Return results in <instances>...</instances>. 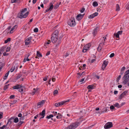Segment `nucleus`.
Masks as SVG:
<instances>
[{
  "instance_id": "48",
  "label": "nucleus",
  "mask_w": 129,
  "mask_h": 129,
  "mask_svg": "<svg viewBox=\"0 0 129 129\" xmlns=\"http://www.w3.org/2000/svg\"><path fill=\"white\" fill-rule=\"evenodd\" d=\"M30 60V59H29V58H26H26H24V60H23V62H26V61H29Z\"/></svg>"
},
{
  "instance_id": "7",
  "label": "nucleus",
  "mask_w": 129,
  "mask_h": 129,
  "mask_svg": "<svg viewBox=\"0 0 129 129\" xmlns=\"http://www.w3.org/2000/svg\"><path fill=\"white\" fill-rule=\"evenodd\" d=\"M32 37H30L29 38H27L26 39L25 41V44L26 45H27L29 44H31Z\"/></svg>"
},
{
  "instance_id": "36",
  "label": "nucleus",
  "mask_w": 129,
  "mask_h": 129,
  "mask_svg": "<svg viewBox=\"0 0 129 129\" xmlns=\"http://www.w3.org/2000/svg\"><path fill=\"white\" fill-rule=\"evenodd\" d=\"M114 105L115 107H117L118 108L120 107L119 104L118 103H116L115 104H114Z\"/></svg>"
},
{
  "instance_id": "38",
  "label": "nucleus",
  "mask_w": 129,
  "mask_h": 129,
  "mask_svg": "<svg viewBox=\"0 0 129 129\" xmlns=\"http://www.w3.org/2000/svg\"><path fill=\"white\" fill-rule=\"evenodd\" d=\"M11 40V39L10 38H8L4 42L5 43H7L8 42L10 41Z\"/></svg>"
},
{
  "instance_id": "13",
  "label": "nucleus",
  "mask_w": 129,
  "mask_h": 129,
  "mask_svg": "<svg viewBox=\"0 0 129 129\" xmlns=\"http://www.w3.org/2000/svg\"><path fill=\"white\" fill-rule=\"evenodd\" d=\"M18 64H16L14 66H13L11 69L10 70V71L11 72H13L15 69L16 70H17L18 69Z\"/></svg>"
},
{
  "instance_id": "5",
  "label": "nucleus",
  "mask_w": 129,
  "mask_h": 129,
  "mask_svg": "<svg viewBox=\"0 0 129 129\" xmlns=\"http://www.w3.org/2000/svg\"><path fill=\"white\" fill-rule=\"evenodd\" d=\"M69 25L71 27H74L76 25L75 19L74 18H72L69 19L68 22Z\"/></svg>"
},
{
  "instance_id": "44",
  "label": "nucleus",
  "mask_w": 129,
  "mask_h": 129,
  "mask_svg": "<svg viewBox=\"0 0 129 129\" xmlns=\"http://www.w3.org/2000/svg\"><path fill=\"white\" fill-rule=\"evenodd\" d=\"M24 119V117L23 116H22L21 117H20V118L19 119V120L20 121H22Z\"/></svg>"
},
{
  "instance_id": "15",
  "label": "nucleus",
  "mask_w": 129,
  "mask_h": 129,
  "mask_svg": "<svg viewBox=\"0 0 129 129\" xmlns=\"http://www.w3.org/2000/svg\"><path fill=\"white\" fill-rule=\"evenodd\" d=\"M100 30V28L99 27H96L93 30V35L95 36L97 34V32L99 31Z\"/></svg>"
},
{
  "instance_id": "30",
  "label": "nucleus",
  "mask_w": 129,
  "mask_h": 129,
  "mask_svg": "<svg viewBox=\"0 0 129 129\" xmlns=\"http://www.w3.org/2000/svg\"><path fill=\"white\" fill-rule=\"evenodd\" d=\"M98 3L96 1L92 3V5L94 7H96L98 6Z\"/></svg>"
},
{
  "instance_id": "47",
  "label": "nucleus",
  "mask_w": 129,
  "mask_h": 129,
  "mask_svg": "<svg viewBox=\"0 0 129 129\" xmlns=\"http://www.w3.org/2000/svg\"><path fill=\"white\" fill-rule=\"evenodd\" d=\"M10 47H7L6 51L7 52H9L10 51Z\"/></svg>"
},
{
  "instance_id": "8",
  "label": "nucleus",
  "mask_w": 129,
  "mask_h": 129,
  "mask_svg": "<svg viewBox=\"0 0 129 129\" xmlns=\"http://www.w3.org/2000/svg\"><path fill=\"white\" fill-rule=\"evenodd\" d=\"M113 126L112 123L111 122H109L104 125V128L105 129H107Z\"/></svg>"
},
{
  "instance_id": "34",
  "label": "nucleus",
  "mask_w": 129,
  "mask_h": 129,
  "mask_svg": "<svg viewBox=\"0 0 129 129\" xmlns=\"http://www.w3.org/2000/svg\"><path fill=\"white\" fill-rule=\"evenodd\" d=\"M101 46H102V45L99 44V46L98 47V50L99 51H100L102 49Z\"/></svg>"
},
{
  "instance_id": "25",
  "label": "nucleus",
  "mask_w": 129,
  "mask_h": 129,
  "mask_svg": "<svg viewBox=\"0 0 129 129\" xmlns=\"http://www.w3.org/2000/svg\"><path fill=\"white\" fill-rule=\"evenodd\" d=\"M22 76V75L21 74H18L17 76H16L15 78V80H17L19 78H20Z\"/></svg>"
},
{
  "instance_id": "21",
  "label": "nucleus",
  "mask_w": 129,
  "mask_h": 129,
  "mask_svg": "<svg viewBox=\"0 0 129 129\" xmlns=\"http://www.w3.org/2000/svg\"><path fill=\"white\" fill-rule=\"evenodd\" d=\"M45 109H44L43 110L42 112H41L40 113H39V115L40 116H45Z\"/></svg>"
},
{
  "instance_id": "64",
  "label": "nucleus",
  "mask_w": 129,
  "mask_h": 129,
  "mask_svg": "<svg viewBox=\"0 0 129 129\" xmlns=\"http://www.w3.org/2000/svg\"><path fill=\"white\" fill-rule=\"evenodd\" d=\"M50 51H49L46 53V55L47 56L48 55H49L50 54Z\"/></svg>"
},
{
  "instance_id": "59",
  "label": "nucleus",
  "mask_w": 129,
  "mask_h": 129,
  "mask_svg": "<svg viewBox=\"0 0 129 129\" xmlns=\"http://www.w3.org/2000/svg\"><path fill=\"white\" fill-rule=\"evenodd\" d=\"M58 92V91L57 90H55L54 91V94H57Z\"/></svg>"
},
{
  "instance_id": "56",
  "label": "nucleus",
  "mask_w": 129,
  "mask_h": 129,
  "mask_svg": "<svg viewBox=\"0 0 129 129\" xmlns=\"http://www.w3.org/2000/svg\"><path fill=\"white\" fill-rule=\"evenodd\" d=\"M3 113H0V119L2 118L3 117Z\"/></svg>"
},
{
  "instance_id": "63",
  "label": "nucleus",
  "mask_w": 129,
  "mask_h": 129,
  "mask_svg": "<svg viewBox=\"0 0 129 129\" xmlns=\"http://www.w3.org/2000/svg\"><path fill=\"white\" fill-rule=\"evenodd\" d=\"M69 55V53L67 52L66 53L65 55H64L65 57H67Z\"/></svg>"
},
{
  "instance_id": "9",
  "label": "nucleus",
  "mask_w": 129,
  "mask_h": 129,
  "mask_svg": "<svg viewBox=\"0 0 129 129\" xmlns=\"http://www.w3.org/2000/svg\"><path fill=\"white\" fill-rule=\"evenodd\" d=\"M69 101V100H68L67 101H62L58 103H56L55 104L54 106L56 107H58L63 105L66 102Z\"/></svg>"
},
{
  "instance_id": "42",
  "label": "nucleus",
  "mask_w": 129,
  "mask_h": 129,
  "mask_svg": "<svg viewBox=\"0 0 129 129\" xmlns=\"http://www.w3.org/2000/svg\"><path fill=\"white\" fill-rule=\"evenodd\" d=\"M53 115L51 114L49 116H47V117H46V118H48V119H49L50 118L53 117Z\"/></svg>"
},
{
  "instance_id": "18",
  "label": "nucleus",
  "mask_w": 129,
  "mask_h": 129,
  "mask_svg": "<svg viewBox=\"0 0 129 129\" xmlns=\"http://www.w3.org/2000/svg\"><path fill=\"white\" fill-rule=\"evenodd\" d=\"M107 108L105 107V108H103L102 110V111H99V113L100 114H101L105 112H106L107 111Z\"/></svg>"
},
{
  "instance_id": "37",
  "label": "nucleus",
  "mask_w": 129,
  "mask_h": 129,
  "mask_svg": "<svg viewBox=\"0 0 129 129\" xmlns=\"http://www.w3.org/2000/svg\"><path fill=\"white\" fill-rule=\"evenodd\" d=\"M91 45V44L89 43V44H87V45H86L85 46V48H89L90 47Z\"/></svg>"
},
{
  "instance_id": "33",
  "label": "nucleus",
  "mask_w": 129,
  "mask_h": 129,
  "mask_svg": "<svg viewBox=\"0 0 129 129\" xmlns=\"http://www.w3.org/2000/svg\"><path fill=\"white\" fill-rule=\"evenodd\" d=\"M125 96L123 95L122 93L118 97V99H121Z\"/></svg>"
},
{
  "instance_id": "3",
  "label": "nucleus",
  "mask_w": 129,
  "mask_h": 129,
  "mask_svg": "<svg viewBox=\"0 0 129 129\" xmlns=\"http://www.w3.org/2000/svg\"><path fill=\"white\" fill-rule=\"evenodd\" d=\"M12 88L14 89H18V91L20 92H22L25 91V90H24V87L20 84H17L16 85L13 86Z\"/></svg>"
},
{
  "instance_id": "31",
  "label": "nucleus",
  "mask_w": 129,
  "mask_h": 129,
  "mask_svg": "<svg viewBox=\"0 0 129 129\" xmlns=\"http://www.w3.org/2000/svg\"><path fill=\"white\" fill-rule=\"evenodd\" d=\"M116 11H119L120 10V7L118 4H117L116 5Z\"/></svg>"
},
{
  "instance_id": "14",
  "label": "nucleus",
  "mask_w": 129,
  "mask_h": 129,
  "mask_svg": "<svg viewBox=\"0 0 129 129\" xmlns=\"http://www.w3.org/2000/svg\"><path fill=\"white\" fill-rule=\"evenodd\" d=\"M98 13L97 12H95L89 15L88 17L89 18H92L98 15Z\"/></svg>"
},
{
  "instance_id": "27",
  "label": "nucleus",
  "mask_w": 129,
  "mask_h": 129,
  "mask_svg": "<svg viewBox=\"0 0 129 129\" xmlns=\"http://www.w3.org/2000/svg\"><path fill=\"white\" fill-rule=\"evenodd\" d=\"M37 55L39 57H42V56L41 54L39 51H37Z\"/></svg>"
},
{
  "instance_id": "61",
  "label": "nucleus",
  "mask_w": 129,
  "mask_h": 129,
  "mask_svg": "<svg viewBox=\"0 0 129 129\" xmlns=\"http://www.w3.org/2000/svg\"><path fill=\"white\" fill-rule=\"evenodd\" d=\"M83 73V72H82L81 74L80 73H77V75H79V76L78 77H81L82 75V74Z\"/></svg>"
},
{
  "instance_id": "2",
  "label": "nucleus",
  "mask_w": 129,
  "mask_h": 129,
  "mask_svg": "<svg viewBox=\"0 0 129 129\" xmlns=\"http://www.w3.org/2000/svg\"><path fill=\"white\" fill-rule=\"evenodd\" d=\"M57 38L52 36L51 37L52 42L53 43H56V45H55L56 47L58 46L61 42V40L60 39H58Z\"/></svg>"
},
{
  "instance_id": "20",
  "label": "nucleus",
  "mask_w": 129,
  "mask_h": 129,
  "mask_svg": "<svg viewBox=\"0 0 129 129\" xmlns=\"http://www.w3.org/2000/svg\"><path fill=\"white\" fill-rule=\"evenodd\" d=\"M17 27V26L16 25H15V26H13L12 28L10 30V34H12V33L13 32V30H14L15 28H16Z\"/></svg>"
},
{
  "instance_id": "17",
  "label": "nucleus",
  "mask_w": 129,
  "mask_h": 129,
  "mask_svg": "<svg viewBox=\"0 0 129 129\" xmlns=\"http://www.w3.org/2000/svg\"><path fill=\"white\" fill-rule=\"evenodd\" d=\"M45 101L42 100L41 101L38 103L37 104V107L38 108L40 107V106H42L45 103Z\"/></svg>"
},
{
  "instance_id": "35",
  "label": "nucleus",
  "mask_w": 129,
  "mask_h": 129,
  "mask_svg": "<svg viewBox=\"0 0 129 129\" xmlns=\"http://www.w3.org/2000/svg\"><path fill=\"white\" fill-rule=\"evenodd\" d=\"M105 41L104 39V40H102V43L100 44V45H102V46H103L105 45Z\"/></svg>"
},
{
  "instance_id": "6",
  "label": "nucleus",
  "mask_w": 129,
  "mask_h": 129,
  "mask_svg": "<svg viewBox=\"0 0 129 129\" xmlns=\"http://www.w3.org/2000/svg\"><path fill=\"white\" fill-rule=\"evenodd\" d=\"M28 13V12H26L25 13H23L21 12L18 13L17 16L18 18L21 19L23 18H26L27 16Z\"/></svg>"
},
{
  "instance_id": "1",
  "label": "nucleus",
  "mask_w": 129,
  "mask_h": 129,
  "mask_svg": "<svg viewBox=\"0 0 129 129\" xmlns=\"http://www.w3.org/2000/svg\"><path fill=\"white\" fill-rule=\"evenodd\" d=\"M123 80V83L124 85L126 84L129 81V69L125 72L124 75L122 78Z\"/></svg>"
},
{
  "instance_id": "49",
  "label": "nucleus",
  "mask_w": 129,
  "mask_h": 129,
  "mask_svg": "<svg viewBox=\"0 0 129 129\" xmlns=\"http://www.w3.org/2000/svg\"><path fill=\"white\" fill-rule=\"evenodd\" d=\"M85 10V8H83L81 10H80V11L81 13H83Z\"/></svg>"
},
{
  "instance_id": "28",
  "label": "nucleus",
  "mask_w": 129,
  "mask_h": 129,
  "mask_svg": "<svg viewBox=\"0 0 129 129\" xmlns=\"http://www.w3.org/2000/svg\"><path fill=\"white\" fill-rule=\"evenodd\" d=\"M6 127V128H9V126H7V125H4L3 126L0 127V129H4V128Z\"/></svg>"
},
{
  "instance_id": "22",
  "label": "nucleus",
  "mask_w": 129,
  "mask_h": 129,
  "mask_svg": "<svg viewBox=\"0 0 129 129\" xmlns=\"http://www.w3.org/2000/svg\"><path fill=\"white\" fill-rule=\"evenodd\" d=\"M56 117L57 119H60L62 118V116L61 114L59 113H58L57 115L56 116Z\"/></svg>"
},
{
  "instance_id": "29",
  "label": "nucleus",
  "mask_w": 129,
  "mask_h": 129,
  "mask_svg": "<svg viewBox=\"0 0 129 129\" xmlns=\"http://www.w3.org/2000/svg\"><path fill=\"white\" fill-rule=\"evenodd\" d=\"M61 2H60L59 3V4L58 3H57V4H56V5H55L54 8V9H56L59 6V4H60L61 3Z\"/></svg>"
},
{
  "instance_id": "52",
  "label": "nucleus",
  "mask_w": 129,
  "mask_h": 129,
  "mask_svg": "<svg viewBox=\"0 0 129 129\" xmlns=\"http://www.w3.org/2000/svg\"><path fill=\"white\" fill-rule=\"evenodd\" d=\"M127 92L128 91H125L123 92L122 94L125 96L126 94L127 93Z\"/></svg>"
},
{
  "instance_id": "39",
  "label": "nucleus",
  "mask_w": 129,
  "mask_h": 129,
  "mask_svg": "<svg viewBox=\"0 0 129 129\" xmlns=\"http://www.w3.org/2000/svg\"><path fill=\"white\" fill-rule=\"evenodd\" d=\"M5 48V47L4 46H3L2 47V48L0 49V52L1 53L2 52H3L4 51Z\"/></svg>"
},
{
  "instance_id": "60",
  "label": "nucleus",
  "mask_w": 129,
  "mask_h": 129,
  "mask_svg": "<svg viewBox=\"0 0 129 129\" xmlns=\"http://www.w3.org/2000/svg\"><path fill=\"white\" fill-rule=\"evenodd\" d=\"M84 80V78H83L81 80H80L79 81H78V82L79 83H81V82H82Z\"/></svg>"
},
{
  "instance_id": "11",
  "label": "nucleus",
  "mask_w": 129,
  "mask_h": 129,
  "mask_svg": "<svg viewBox=\"0 0 129 129\" xmlns=\"http://www.w3.org/2000/svg\"><path fill=\"white\" fill-rule=\"evenodd\" d=\"M84 14H79L77 15L76 18L78 20H80L82 18Z\"/></svg>"
},
{
  "instance_id": "53",
  "label": "nucleus",
  "mask_w": 129,
  "mask_h": 129,
  "mask_svg": "<svg viewBox=\"0 0 129 129\" xmlns=\"http://www.w3.org/2000/svg\"><path fill=\"white\" fill-rule=\"evenodd\" d=\"M114 53H113L111 54L110 55L109 57L110 58H112V57H114Z\"/></svg>"
},
{
  "instance_id": "40",
  "label": "nucleus",
  "mask_w": 129,
  "mask_h": 129,
  "mask_svg": "<svg viewBox=\"0 0 129 129\" xmlns=\"http://www.w3.org/2000/svg\"><path fill=\"white\" fill-rule=\"evenodd\" d=\"M19 121L18 118L16 117L14 119V122L15 123H17Z\"/></svg>"
},
{
  "instance_id": "50",
  "label": "nucleus",
  "mask_w": 129,
  "mask_h": 129,
  "mask_svg": "<svg viewBox=\"0 0 129 129\" xmlns=\"http://www.w3.org/2000/svg\"><path fill=\"white\" fill-rule=\"evenodd\" d=\"M34 31L35 32H37L38 31V28H35L34 30Z\"/></svg>"
},
{
  "instance_id": "10",
  "label": "nucleus",
  "mask_w": 129,
  "mask_h": 129,
  "mask_svg": "<svg viewBox=\"0 0 129 129\" xmlns=\"http://www.w3.org/2000/svg\"><path fill=\"white\" fill-rule=\"evenodd\" d=\"M50 7L49 8H48L45 11V13H46L48 12L49 11H51L53 8V3H50L49 4Z\"/></svg>"
},
{
  "instance_id": "43",
  "label": "nucleus",
  "mask_w": 129,
  "mask_h": 129,
  "mask_svg": "<svg viewBox=\"0 0 129 129\" xmlns=\"http://www.w3.org/2000/svg\"><path fill=\"white\" fill-rule=\"evenodd\" d=\"M27 10V9L26 8H24L22 10L21 12L22 13H24L25 11H26Z\"/></svg>"
},
{
  "instance_id": "32",
  "label": "nucleus",
  "mask_w": 129,
  "mask_h": 129,
  "mask_svg": "<svg viewBox=\"0 0 129 129\" xmlns=\"http://www.w3.org/2000/svg\"><path fill=\"white\" fill-rule=\"evenodd\" d=\"M88 49V48H85V47H84L82 51L83 52H85Z\"/></svg>"
},
{
  "instance_id": "46",
  "label": "nucleus",
  "mask_w": 129,
  "mask_h": 129,
  "mask_svg": "<svg viewBox=\"0 0 129 129\" xmlns=\"http://www.w3.org/2000/svg\"><path fill=\"white\" fill-rule=\"evenodd\" d=\"M114 36L116 37L117 38H119V35L118 33H116L114 34Z\"/></svg>"
},
{
  "instance_id": "57",
  "label": "nucleus",
  "mask_w": 129,
  "mask_h": 129,
  "mask_svg": "<svg viewBox=\"0 0 129 129\" xmlns=\"http://www.w3.org/2000/svg\"><path fill=\"white\" fill-rule=\"evenodd\" d=\"M40 116L38 114L37 115H36L34 117V118L35 119H37V118L38 117H40Z\"/></svg>"
},
{
  "instance_id": "58",
  "label": "nucleus",
  "mask_w": 129,
  "mask_h": 129,
  "mask_svg": "<svg viewBox=\"0 0 129 129\" xmlns=\"http://www.w3.org/2000/svg\"><path fill=\"white\" fill-rule=\"evenodd\" d=\"M122 31H119L117 33L119 34V35H120L122 34Z\"/></svg>"
},
{
  "instance_id": "19",
  "label": "nucleus",
  "mask_w": 129,
  "mask_h": 129,
  "mask_svg": "<svg viewBox=\"0 0 129 129\" xmlns=\"http://www.w3.org/2000/svg\"><path fill=\"white\" fill-rule=\"evenodd\" d=\"M13 119V117H12L9 120H8L7 123V124H6V125H7V126H9V127L10 126V125H11L12 123V121H11V120Z\"/></svg>"
},
{
  "instance_id": "12",
  "label": "nucleus",
  "mask_w": 129,
  "mask_h": 129,
  "mask_svg": "<svg viewBox=\"0 0 129 129\" xmlns=\"http://www.w3.org/2000/svg\"><path fill=\"white\" fill-rule=\"evenodd\" d=\"M108 61L106 60H105L102 64V68L104 70L106 67L107 66L108 63Z\"/></svg>"
},
{
  "instance_id": "51",
  "label": "nucleus",
  "mask_w": 129,
  "mask_h": 129,
  "mask_svg": "<svg viewBox=\"0 0 129 129\" xmlns=\"http://www.w3.org/2000/svg\"><path fill=\"white\" fill-rule=\"evenodd\" d=\"M53 113L55 116L56 115H57L58 113H57L55 111H53Z\"/></svg>"
},
{
  "instance_id": "55",
  "label": "nucleus",
  "mask_w": 129,
  "mask_h": 129,
  "mask_svg": "<svg viewBox=\"0 0 129 129\" xmlns=\"http://www.w3.org/2000/svg\"><path fill=\"white\" fill-rule=\"evenodd\" d=\"M110 108L111 110H113L115 108L113 106L111 105L110 106Z\"/></svg>"
},
{
  "instance_id": "23",
  "label": "nucleus",
  "mask_w": 129,
  "mask_h": 129,
  "mask_svg": "<svg viewBox=\"0 0 129 129\" xmlns=\"http://www.w3.org/2000/svg\"><path fill=\"white\" fill-rule=\"evenodd\" d=\"M24 122V121H20L16 125L17 127L19 128L20 126H21V124Z\"/></svg>"
},
{
  "instance_id": "41",
  "label": "nucleus",
  "mask_w": 129,
  "mask_h": 129,
  "mask_svg": "<svg viewBox=\"0 0 129 129\" xmlns=\"http://www.w3.org/2000/svg\"><path fill=\"white\" fill-rule=\"evenodd\" d=\"M9 85V84H8L7 85H6L4 86V89L6 90H7V89L8 88V86Z\"/></svg>"
},
{
  "instance_id": "24",
  "label": "nucleus",
  "mask_w": 129,
  "mask_h": 129,
  "mask_svg": "<svg viewBox=\"0 0 129 129\" xmlns=\"http://www.w3.org/2000/svg\"><path fill=\"white\" fill-rule=\"evenodd\" d=\"M94 86L93 85H89L87 87L89 89H94Z\"/></svg>"
},
{
  "instance_id": "54",
  "label": "nucleus",
  "mask_w": 129,
  "mask_h": 129,
  "mask_svg": "<svg viewBox=\"0 0 129 129\" xmlns=\"http://www.w3.org/2000/svg\"><path fill=\"white\" fill-rule=\"evenodd\" d=\"M15 97V96L14 95H11L10 97V99H14Z\"/></svg>"
},
{
  "instance_id": "4",
  "label": "nucleus",
  "mask_w": 129,
  "mask_h": 129,
  "mask_svg": "<svg viewBox=\"0 0 129 129\" xmlns=\"http://www.w3.org/2000/svg\"><path fill=\"white\" fill-rule=\"evenodd\" d=\"M79 124V122H75L71 124L67 127L65 128V129H75L78 126Z\"/></svg>"
},
{
  "instance_id": "62",
  "label": "nucleus",
  "mask_w": 129,
  "mask_h": 129,
  "mask_svg": "<svg viewBox=\"0 0 129 129\" xmlns=\"http://www.w3.org/2000/svg\"><path fill=\"white\" fill-rule=\"evenodd\" d=\"M125 69V68L124 67H122V68L121 69V71H124Z\"/></svg>"
},
{
  "instance_id": "45",
  "label": "nucleus",
  "mask_w": 129,
  "mask_h": 129,
  "mask_svg": "<svg viewBox=\"0 0 129 129\" xmlns=\"http://www.w3.org/2000/svg\"><path fill=\"white\" fill-rule=\"evenodd\" d=\"M29 56V53H28L25 55L24 58H28V57Z\"/></svg>"
},
{
  "instance_id": "26",
  "label": "nucleus",
  "mask_w": 129,
  "mask_h": 129,
  "mask_svg": "<svg viewBox=\"0 0 129 129\" xmlns=\"http://www.w3.org/2000/svg\"><path fill=\"white\" fill-rule=\"evenodd\" d=\"M10 71H9L5 75V76L3 78V79L4 80L6 79L8 77V76L9 75Z\"/></svg>"
},
{
  "instance_id": "16",
  "label": "nucleus",
  "mask_w": 129,
  "mask_h": 129,
  "mask_svg": "<svg viewBox=\"0 0 129 129\" xmlns=\"http://www.w3.org/2000/svg\"><path fill=\"white\" fill-rule=\"evenodd\" d=\"M58 30H56L52 34V36L58 37Z\"/></svg>"
}]
</instances>
